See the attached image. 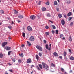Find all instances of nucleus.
<instances>
[{
	"label": "nucleus",
	"instance_id": "1",
	"mask_svg": "<svg viewBox=\"0 0 74 74\" xmlns=\"http://www.w3.org/2000/svg\"><path fill=\"white\" fill-rule=\"evenodd\" d=\"M36 48L39 51H42V48L39 45H37L36 46Z\"/></svg>",
	"mask_w": 74,
	"mask_h": 74
},
{
	"label": "nucleus",
	"instance_id": "2",
	"mask_svg": "<svg viewBox=\"0 0 74 74\" xmlns=\"http://www.w3.org/2000/svg\"><path fill=\"white\" fill-rule=\"evenodd\" d=\"M30 18L32 20H34L36 19V16L34 15H32L30 16Z\"/></svg>",
	"mask_w": 74,
	"mask_h": 74
},
{
	"label": "nucleus",
	"instance_id": "3",
	"mask_svg": "<svg viewBox=\"0 0 74 74\" xmlns=\"http://www.w3.org/2000/svg\"><path fill=\"white\" fill-rule=\"evenodd\" d=\"M29 40L31 41H34L35 40V38H34V36H31L30 37Z\"/></svg>",
	"mask_w": 74,
	"mask_h": 74
},
{
	"label": "nucleus",
	"instance_id": "4",
	"mask_svg": "<svg viewBox=\"0 0 74 74\" xmlns=\"http://www.w3.org/2000/svg\"><path fill=\"white\" fill-rule=\"evenodd\" d=\"M26 62L27 63H32V60L30 58L28 59L27 60Z\"/></svg>",
	"mask_w": 74,
	"mask_h": 74
},
{
	"label": "nucleus",
	"instance_id": "5",
	"mask_svg": "<svg viewBox=\"0 0 74 74\" xmlns=\"http://www.w3.org/2000/svg\"><path fill=\"white\" fill-rule=\"evenodd\" d=\"M49 47L48 45V44H46L45 45V48L47 49L49 51H51V48H49Z\"/></svg>",
	"mask_w": 74,
	"mask_h": 74
},
{
	"label": "nucleus",
	"instance_id": "6",
	"mask_svg": "<svg viewBox=\"0 0 74 74\" xmlns=\"http://www.w3.org/2000/svg\"><path fill=\"white\" fill-rule=\"evenodd\" d=\"M27 29L28 31L29 32H32V31L33 30L32 28L30 26H28L27 27Z\"/></svg>",
	"mask_w": 74,
	"mask_h": 74
},
{
	"label": "nucleus",
	"instance_id": "7",
	"mask_svg": "<svg viewBox=\"0 0 74 74\" xmlns=\"http://www.w3.org/2000/svg\"><path fill=\"white\" fill-rule=\"evenodd\" d=\"M7 43L8 42H4L2 44V46L3 47H5V45H6L7 44Z\"/></svg>",
	"mask_w": 74,
	"mask_h": 74
},
{
	"label": "nucleus",
	"instance_id": "8",
	"mask_svg": "<svg viewBox=\"0 0 74 74\" xmlns=\"http://www.w3.org/2000/svg\"><path fill=\"white\" fill-rule=\"evenodd\" d=\"M5 48L6 50H8V51H10V49H11V47L6 46L5 47Z\"/></svg>",
	"mask_w": 74,
	"mask_h": 74
},
{
	"label": "nucleus",
	"instance_id": "9",
	"mask_svg": "<svg viewBox=\"0 0 74 74\" xmlns=\"http://www.w3.org/2000/svg\"><path fill=\"white\" fill-rule=\"evenodd\" d=\"M61 23L62 25H64L65 24V21H64V20L63 19H62L61 20Z\"/></svg>",
	"mask_w": 74,
	"mask_h": 74
},
{
	"label": "nucleus",
	"instance_id": "10",
	"mask_svg": "<svg viewBox=\"0 0 74 74\" xmlns=\"http://www.w3.org/2000/svg\"><path fill=\"white\" fill-rule=\"evenodd\" d=\"M45 69L46 71L48 70H49V66L48 65H46V66H45Z\"/></svg>",
	"mask_w": 74,
	"mask_h": 74
},
{
	"label": "nucleus",
	"instance_id": "11",
	"mask_svg": "<svg viewBox=\"0 0 74 74\" xmlns=\"http://www.w3.org/2000/svg\"><path fill=\"white\" fill-rule=\"evenodd\" d=\"M42 64L43 66V69L45 68V66H46V64L44 62H42Z\"/></svg>",
	"mask_w": 74,
	"mask_h": 74
},
{
	"label": "nucleus",
	"instance_id": "12",
	"mask_svg": "<svg viewBox=\"0 0 74 74\" xmlns=\"http://www.w3.org/2000/svg\"><path fill=\"white\" fill-rule=\"evenodd\" d=\"M18 17V18H19L20 19H22V18H23V16L22 15H19Z\"/></svg>",
	"mask_w": 74,
	"mask_h": 74
},
{
	"label": "nucleus",
	"instance_id": "13",
	"mask_svg": "<svg viewBox=\"0 0 74 74\" xmlns=\"http://www.w3.org/2000/svg\"><path fill=\"white\" fill-rule=\"evenodd\" d=\"M36 59L37 60V61H38V60H39V56L37 55H36Z\"/></svg>",
	"mask_w": 74,
	"mask_h": 74
},
{
	"label": "nucleus",
	"instance_id": "14",
	"mask_svg": "<svg viewBox=\"0 0 74 74\" xmlns=\"http://www.w3.org/2000/svg\"><path fill=\"white\" fill-rule=\"evenodd\" d=\"M46 8L44 7L42 8V11H46Z\"/></svg>",
	"mask_w": 74,
	"mask_h": 74
},
{
	"label": "nucleus",
	"instance_id": "15",
	"mask_svg": "<svg viewBox=\"0 0 74 74\" xmlns=\"http://www.w3.org/2000/svg\"><path fill=\"white\" fill-rule=\"evenodd\" d=\"M27 45L28 46H30L32 45V44L30 42L27 41Z\"/></svg>",
	"mask_w": 74,
	"mask_h": 74
},
{
	"label": "nucleus",
	"instance_id": "16",
	"mask_svg": "<svg viewBox=\"0 0 74 74\" xmlns=\"http://www.w3.org/2000/svg\"><path fill=\"white\" fill-rule=\"evenodd\" d=\"M68 40L69 41H72V38L71 37V36H69V38H68Z\"/></svg>",
	"mask_w": 74,
	"mask_h": 74
},
{
	"label": "nucleus",
	"instance_id": "17",
	"mask_svg": "<svg viewBox=\"0 0 74 74\" xmlns=\"http://www.w3.org/2000/svg\"><path fill=\"white\" fill-rule=\"evenodd\" d=\"M72 15V12H70L68 14L67 16H70V15Z\"/></svg>",
	"mask_w": 74,
	"mask_h": 74
},
{
	"label": "nucleus",
	"instance_id": "18",
	"mask_svg": "<svg viewBox=\"0 0 74 74\" xmlns=\"http://www.w3.org/2000/svg\"><path fill=\"white\" fill-rule=\"evenodd\" d=\"M53 55L57 57L58 56V53L56 52H55L53 53Z\"/></svg>",
	"mask_w": 74,
	"mask_h": 74
},
{
	"label": "nucleus",
	"instance_id": "19",
	"mask_svg": "<svg viewBox=\"0 0 74 74\" xmlns=\"http://www.w3.org/2000/svg\"><path fill=\"white\" fill-rule=\"evenodd\" d=\"M62 15L61 14H58V16L60 18L62 17Z\"/></svg>",
	"mask_w": 74,
	"mask_h": 74
},
{
	"label": "nucleus",
	"instance_id": "20",
	"mask_svg": "<svg viewBox=\"0 0 74 74\" xmlns=\"http://www.w3.org/2000/svg\"><path fill=\"white\" fill-rule=\"evenodd\" d=\"M47 17H51V14L49 13L47 14Z\"/></svg>",
	"mask_w": 74,
	"mask_h": 74
},
{
	"label": "nucleus",
	"instance_id": "21",
	"mask_svg": "<svg viewBox=\"0 0 74 74\" xmlns=\"http://www.w3.org/2000/svg\"><path fill=\"white\" fill-rule=\"evenodd\" d=\"M70 59L71 60H74V58L73 56H71L70 58Z\"/></svg>",
	"mask_w": 74,
	"mask_h": 74
},
{
	"label": "nucleus",
	"instance_id": "22",
	"mask_svg": "<svg viewBox=\"0 0 74 74\" xmlns=\"http://www.w3.org/2000/svg\"><path fill=\"white\" fill-rule=\"evenodd\" d=\"M45 4L47 5H49V2L48 1L47 2L45 3Z\"/></svg>",
	"mask_w": 74,
	"mask_h": 74
},
{
	"label": "nucleus",
	"instance_id": "23",
	"mask_svg": "<svg viewBox=\"0 0 74 74\" xmlns=\"http://www.w3.org/2000/svg\"><path fill=\"white\" fill-rule=\"evenodd\" d=\"M39 66L40 68V69H42V65L41 64H39Z\"/></svg>",
	"mask_w": 74,
	"mask_h": 74
},
{
	"label": "nucleus",
	"instance_id": "24",
	"mask_svg": "<svg viewBox=\"0 0 74 74\" xmlns=\"http://www.w3.org/2000/svg\"><path fill=\"white\" fill-rule=\"evenodd\" d=\"M52 27H53V29H56V27L55 26H54L53 25H52Z\"/></svg>",
	"mask_w": 74,
	"mask_h": 74
},
{
	"label": "nucleus",
	"instance_id": "25",
	"mask_svg": "<svg viewBox=\"0 0 74 74\" xmlns=\"http://www.w3.org/2000/svg\"><path fill=\"white\" fill-rule=\"evenodd\" d=\"M19 56H20L21 57H23V53H21L19 54Z\"/></svg>",
	"mask_w": 74,
	"mask_h": 74
},
{
	"label": "nucleus",
	"instance_id": "26",
	"mask_svg": "<svg viewBox=\"0 0 74 74\" xmlns=\"http://www.w3.org/2000/svg\"><path fill=\"white\" fill-rule=\"evenodd\" d=\"M3 56V55L2 53H0V58H2Z\"/></svg>",
	"mask_w": 74,
	"mask_h": 74
},
{
	"label": "nucleus",
	"instance_id": "27",
	"mask_svg": "<svg viewBox=\"0 0 74 74\" xmlns=\"http://www.w3.org/2000/svg\"><path fill=\"white\" fill-rule=\"evenodd\" d=\"M25 33L24 32L22 33V36H23V37H25Z\"/></svg>",
	"mask_w": 74,
	"mask_h": 74
},
{
	"label": "nucleus",
	"instance_id": "28",
	"mask_svg": "<svg viewBox=\"0 0 74 74\" xmlns=\"http://www.w3.org/2000/svg\"><path fill=\"white\" fill-rule=\"evenodd\" d=\"M64 59L65 61H67V60H68V58H67V57L65 56L64 57Z\"/></svg>",
	"mask_w": 74,
	"mask_h": 74
},
{
	"label": "nucleus",
	"instance_id": "29",
	"mask_svg": "<svg viewBox=\"0 0 74 74\" xmlns=\"http://www.w3.org/2000/svg\"><path fill=\"white\" fill-rule=\"evenodd\" d=\"M70 26H73V22H71L70 23Z\"/></svg>",
	"mask_w": 74,
	"mask_h": 74
},
{
	"label": "nucleus",
	"instance_id": "30",
	"mask_svg": "<svg viewBox=\"0 0 74 74\" xmlns=\"http://www.w3.org/2000/svg\"><path fill=\"white\" fill-rule=\"evenodd\" d=\"M61 70L62 72H64V69H63V68H61Z\"/></svg>",
	"mask_w": 74,
	"mask_h": 74
},
{
	"label": "nucleus",
	"instance_id": "31",
	"mask_svg": "<svg viewBox=\"0 0 74 74\" xmlns=\"http://www.w3.org/2000/svg\"><path fill=\"white\" fill-rule=\"evenodd\" d=\"M54 4L55 5H57L58 4V3L57 2V1H55L54 2Z\"/></svg>",
	"mask_w": 74,
	"mask_h": 74
},
{
	"label": "nucleus",
	"instance_id": "32",
	"mask_svg": "<svg viewBox=\"0 0 74 74\" xmlns=\"http://www.w3.org/2000/svg\"><path fill=\"white\" fill-rule=\"evenodd\" d=\"M63 54L64 56H66V55H67V52H66V51H64Z\"/></svg>",
	"mask_w": 74,
	"mask_h": 74
},
{
	"label": "nucleus",
	"instance_id": "33",
	"mask_svg": "<svg viewBox=\"0 0 74 74\" xmlns=\"http://www.w3.org/2000/svg\"><path fill=\"white\" fill-rule=\"evenodd\" d=\"M45 34L46 35H49V32H47L45 33Z\"/></svg>",
	"mask_w": 74,
	"mask_h": 74
},
{
	"label": "nucleus",
	"instance_id": "34",
	"mask_svg": "<svg viewBox=\"0 0 74 74\" xmlns=\"http://www.w3.org/2000/svg\"><path fill=\"white\" fill-rule=\"evenodd\" d=\"M36 68L38 70H40V68H39V67H38V66H37Z\"/></svg>",
	"mask_w": 74,
	"mask_h": 74
},
{
	"label": "nucleus",
	"instance_id": "35",
	"mask_svg": "<svg viewBox=\"0 0 74 74\" xmlns=\"http://www.w3.org/2000/svg\"><path fill=\"white\" fill-rule=\"evenodd\" d=\"M12 52V51H9L8 52V55H10V54Z\"/></svg>",
	"mask_w": 74,
	"mask_h": 74
},
{
	"label": "nucleus",
	"instance_id": "36",
	"mask_svg": "<svg viewBox=\"0 0 74 74\" xmlns=\"http://www.w3.org/2000/svg\"><path fill=\"white\" fill-rule=\"evenodd\" d=\"M73 19V17H69V18L68 21H71V19Z\"/></svg>",
	"mask_w": 74,
	"mask_h": 74
},
{
	"label": "nucleus",
	"instance_id": "37",
	"mask_svg": "<svg viewBox=\"0 0 74 74\" xmlns=\"http://www.w3.org/2000/svg\"><path fill=\"white\" fill-rule=\"evenodd\" d=\"M18 11H16V10H14V14H17L18 13Z\"/></svg>",
	"mask_w": 74,
	"mask_h": 74
},
{
	"label": "nucleus",
	"instance_id": "38",
	"mask_svg": "<svg viewBox=\"0 0 74 74\" xmlns=\"http://www.w3.org/2000/svg\"><path fill=\"white\" fill-rule=\"evenodd\" d=\"M63 37V34H60V38H62V37Z\"/></svg>",
	"mask_w": 74,
	"mask_h": 74
},
{
	"label": "nucleus",
	"instance_id": "39",
	"mask_svg": "<svg viewBox=\"0 0 74 74\" xmlns=\"http://www.w3.org/2000/svg\"><path fill=\"white\" fill-rule=\"evenodd\" d=\"M52 67H55V64L52 63L51 64Z\"/></svg>",
	"mask_w": 74,
	"mask_h": 74
},
{
	"label": "nucleus",
	"instance_id": "40",
	"mask_svg": "<svg viewBox=\"0 0 74 74\" xmlns=\"http://www.w3.org/2000/svg\"><path fill=\"white\" fill-rule=\"evenodd\" d=\"M18 61L19 63H21V62H22V60H21V59H19L18 60Z\"/></svg>",
	"mask_w": 74,
	"mask_h": 74
},
{
	"label": "nucleus",
	"instance_id": "41",
	"mask_svg": "<svg viewBox=\"0 0 74 74\" xmlns=\"http://www.w3.org/2000/svg\"><path fill=\"white\" fill-rule=\"evenodd\" d=\"M45 28L46 29H49V27L48 26H46L45 27Z\"/></svg>",
	"mask_w": 74,
	"mask_h": 74
},
{
	"label": "nucleus",
	"instance_id": "42",
	"mask_svg": "<svg viewBox=\"0 0 74 74\" xmlns=\"http://www.w3.org/2000/svg\"><path fill=\"white\" fill-rule=\"evenodd\" d=\"M42 55V54H41V53H39V56H40L41 57V56Z\"/></svg>",
	"mask_w": 74,
	"mask_h": 74
},
{
	"label": "nucleus",
	"instance_id": "43",
	"mask_svg": "<svg viewBox=\"0 0 74 74\" xmlns=\"http://www.w3.org/2000/svg\"><path fill=\"white\" fill-rule=\"evenodd\" d=\"M69 50V52H70V53H71V49H68Z\"/></svg>",
	"mask_w": 74,
	"mask_h": 74
},
{
	"label": "nucleus",
	"instance_id": "44",
	"mask_svg": "<svg viewBox=\"0 0 74 74\" xmlns=\"http://www.w3.org/2000/svg\"><path fill=\"white\" fill-rule=\"evenodd\" d=\"M43 41L45 44H46V43H47V41H46V40H43Z\"/></svg>",
	"mask_w": 74,
	"mask_h": 74
},
{
	"label": "nucleus",
	"instance_id": "45",
	"mask_svg": "<svg viewBox=\"0 0 74 74\" xmlns=\"http://www.w3.org/2000/svg\"><path fill=\"white\" fill-rule=\"evenodd\" d=\"M52 45V44L51 43L50 45H49L50 47L49 48H50V50L51 49V45Z\"/></svg>",
	"mask_w": 74,
	"mask_h": 74
},
{
	"label": "nucleus",
	"instance_id": "46",
	"mask_svg": "<svg viewBox=\"0 0 74 74\" xmlns=\"http://www.w3.org/2000/svg\"><path fill=\"white\" fill-rule=\"evenodd\" d=\"M41 1H40L38 3L39 5H41Z\"/></svg>",
	"mask_w": 74,
	"mask_h": 74
},
{
	"label": "nucleus",
	"instance_id": "47",
	"mask_svg": "<svg viewBox=\"0 0 74 74\" xmlns=\"http://www.w3.org/2000/svg\"><path fill=\"white\" fill-rule=\"evenodd\" d=\"M8 28H9V29H11V26H8Z\"/></svg>",
	"mask_w": 74,
	"mask_h": 74
},
{
	"label": "nucleus",
	"instance_id": "48",
	"mask_svg": "<svg viewBox=\"0 0 74 74\" xmlns=\"http://www.w3.org/2000/svg\"><path fill=\"white\" fill-rule=\"evenodd\" d=\"M58 30H56V34H58Z\"/></svg>",
	"mask_w": 74,
	"mask_h": 74
},
{
	"label": "nucleus",
	"instance_id": "49",
	"mask_svg": "<svg viewBox=\"0 0 74 74\" xmlns=\"http://www.w3.org/2000/svg\"><path fill=\"white\" fill-rule=\"evenodd\" d=\"M12 61L14 62H15V58H14L12 59Z\"/></svg>",
	"mask_w": 74,
	"mask_h": 74
},
{
	"label": "nucleus",
	"instance_id": "50",
	"mask_svg": "<svg viewBox=\"0 0 74 74\" xmlns=\"http://www.w3.org/2000/svg\"><path fill=\"white\" fill-rule=\"evenodd\" d=\"M1 13L2 14H4V12L3 10H2L1 11Z\"/></svg>",
	"mask_w": 74,
	"mask_h": 74
},
{
	"label": "nucleus",
	"instance_id": "51",
	"mask_svg": "<svg viewBox=\"0 0 74 74\" xmlns=\"http://www.w3.org/2000/svg\"><path fill=\"white\" fill-rule=\"evenodd\" d=\"M52 33H53V34H54V33H55V32L53 30H52Z\"/></svg>",
	"mask_w": 74,
	"mask_h": 74
},
{
	"label": "nucleus",
	"instance_id": "52",
	"mask_svg": "<svg viewBox=\"0 0 74 74\" xmlns=\"http://www.w3.org/2000/svg\"><path fill=\"white\" fill-rule=\"evenodd\" d=\"M57 11H59V8H57Z\"/></svg>",
	"mask_w": 74,
	"mask_h": 74
},
{
	"label": "nucleus",
	"instance_id": "53",
	"mask_svg": "<svg viewBox=\"0 0 74 74\" xmlns=\"http://www.w3.org/2000/svg\"><path fill=\"white\" fill-rule=\"evenodd\" d=\"M59 58H60V59H62V56H59Z\"/></svg>",
	"mask_w": 74,
	"mask_h": 74
},
{
	"label": "nucleus",
	"instance_id": "54",
	"mask_svg": "<svg viewBox=\"0 0 74 74\" xmlns=\"http://www.w3.org/2000/svg\"><path fill=\"white\" fill-rule=\"evenodd\" d=\"M8 38V39L10 40H11V37H9Z\"/></svg>",
	"mask_w": 74,
	"mask_h": 74
},
{
	"label": "nucleus",
	"instance_id": "55",
	"mask_svg": "<svg viewBox=\"0 0 74 74\" xmlns=\"http://www.w3.org/2000/svg\"><path fill=\"white\" fill-rule=\"evenodd\" d=\"M17 21H18V23L21 22V21H20V20H17Z\"/></svg>",
	"mask_w": 74,
	"mask_h": 74
},
{
	"label": "nucleus",
	"instance_id": "56",
	"mask_svg": "<svg viewBox=\"0 0 74 74\" xmlns=\"http://www.w3.org/2000/svg\"><path fill=\"white\" fill-rule=\"evenodd\" d=\"M64 17H65V18H67V15H64Z\"/></svg>",
	"mask_w": 74,
	"mask_h": 74
},
{
	"label": "nucleus",
	"instance_id": "57",
	"mask_svg": "<svg viewBox=\"0 0 74 74\" xmlns=\"http://www.w3.org/2000/svg\"><path fill=\"white\" fill-rule=\"evenodd\" d=\"M49 21L50 22H51V23H53V22H52V21L51 20H49Z\"/></svg>",
	"mask_w": 74,
	"mask_h": 74
},
{
	"label": "nucleus",
	"instance_id": "58",
	"mask_svg": "<svg viewBox=\"0 0 74 74\" xmlns=\"http://www.w3.org/2000/svg\"><path fill=\"white\" fill-rule=\"evenodd\" d=\"M68 3H69V4H70V3H71V1H68Z\"/></svg>",
	"mask_w": 74,
	"mask_h": 74
},
{
	"label": "nucleus",
	"instance_id": "59",
	"mask_svg": "<svg viewBox=\"0 0 74 74\" xmlns=\"http://www.w3.org/2000/svg\"><path fill=\"white\" fill-rule=\"evenodd\" d=\"M70 72L71 73H73V71H72V70H71L70 71Z\"/></svg>",
	"mask_w": 74,
	"mask_h": 74
},
{
	"label": "nucleus",
	"instance_id": "60",
	"mask_svg": "<svg viewBox=\"0 0 74 74\" xmlns=\"http://www.w3.org/2000/svg\"><path fill=\"white\" fill-rule=\"evenodd\" d=\"M9 71L11 72V73H12V70H10Z\"/></svg>",
	"mask_w": 74,
	"mask_h": 74
},
{
	"label": "nucleus",
	"instance_id": "61",
	"mask_svg": "<svg viewBox=\"0 0 74 74\" xmlns=\"http://www.w3.org/2000/svg\"><path fill=\"white\" fill-rule=\"evenodd\" d=\"M21 47H24V45L23 44H22L21 45Z\"/></svg>",
	"mask_w": 74,
	"mask_h": 74
},
{
	"label": "nucleus",
	"instance_id": "62",
	"mask_svg": "<svg viewBox=\"0 0 74 74\" xmlns=\"http://www.w3.org/2000/svg\"><path fill=\"white\" fill-rule=\"evenodd\" d=\"M64 74H67V73L66 72H64Z\"/></svg>",
	"mask_w": 74,
	"mask_h": 74
},
{
	"label": "nucleus",
	"instance_id": "63",
	"mask_svg": "<svg viewBox=\"0 0 74 74\" xmlns=\"http://www.w3.org/2000/svg\"><path fill=\"white\" fill-rule=\"evenodd\" d=\"M62 39L63 40H65V37H63L62 38Z\"/></svg>",
	"mask_w": 74,
	"mask_h": 74
},
{
	"label": "nucleus",
	"instance_id": "64",
	"mask_svg": "<svg viewBox=\"0 0 74 74\" xmlns=\"http://www.w3.org/2000/svg\"><path fill=\"white\" fill-rule=\"evenodd\" d=\"M33 71H32V72H31V74H33Z\"/></svg>",
	"mask_w": 74,
	"mask_h": 74
}]
</instances>
